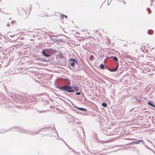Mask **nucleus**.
I'll return each instance as SVG.
<instances>
[{"mask_svg": "<svg viewBox=\"0 0 155 155\" xmlns=\"http://www.w3.org/2000/svg\"><path fill=\"white\" fill-rule=\"evenodd\" d=\"M118 68V67H116V68H115L114 69L110 70V71H116L117 69Z\"/></svg>", "mask_w": 155, "mask_h": 155, "instance_id": "nucleus-13", "label": "nucleus"}, {"mask_svg": "<svg viewBox=\"0 0 155 155\" xmlns=\"http://www.w3.org/2000/svg\"><path fill=\"white\" fill-rule=\"evenodd\" d=\"M147 104L150 106L153 107L155 108V106L153 104H152L151 102L149 101L147 103Z\"/></svg>", "mask_w": 155, "mask_h": 155, "instance_id": "nucleus-7", "label": "nucleus"}, {"mask_svg": "<svg viewBox=\"0 0 155 155\" xmlns=\"http://www.w3.org/2000/svg\"><path fill=\"white\" fill-rule=\"evenodd\" d=\"M90 60L91 61H92L94 60V56L93 55H91L90 57Z\"/></svg>", "mask_w": 155, "mask_h": 155, "instance_id": "nucleus-11", "label": "nucleus"}, {"mask_svg": "<svg viewBox=\"0 0 155 155\" xmlns=\"http://www.w3.org/2000/svg\"><path fill=\"white\" fill-rule=\"evenodd\" d=\"M76 108H77V109H78L79 110H82L83 111H87V110L85 109L82 108H79L78 107H76Z\"/></svg>", "mask_w": 155, "mask_h": 155, "instance_id": "nucleus-6", "label": "nucleus"}, {"mask_svg": "<svg viewBox=\"0 0 155 155\" xmlns=\"http://www.w3.org/2000/svg\"><path fill=\"white\" fill-rule=\"evenodd\" d=\"M70 63L72 67V69L74 71H77L80 69V68L78 63L76 60L75 59H71L70 61Z\"/></svg>", "mask_w": 155, "mask_h": 155, "instance_id": "nucleus-1", "label": "nucleus"}, {"mask_svg": "<svg viewBox=\"0 0 155 155\" xmlns=\"http://www.w3.org/2000/svg\"><path fill=\"white\" fill-rule=\"evenodd\" d=\"M113 59L115 61H118V59H117V58L116 57H113Z\"/></svg>", "mask_w": 155, "mask_h": 155, "instance_id": "nucleus-14", "label": "nucleus"}, {"mask_svg": "<svg viewBox=\"0 0 155 155\" xmlns=\"http://www.w3.org/2000/svg\"><path fill=\"white\" fill-rule=\"evenodd\" d=\"M81 92H76L75 93V94L78 95H80V94H81Z\"/></svg>", "mask_w": 155, "mask_h": 155, "instance_id": "nucleus-15", "label": "nucleus"}, {"mask_svg": "<svg viewBox=\"0 0 155 155\" xmlns=\"http://www.w3.org/2000/svg\"><path fill=\"white\" fill-rule=\"evenodd\" d=\"M102 106H103V107H107V104L104 103V102H103V103L102 104Z\"/></svg>", "mask_w": 155, "mask_h": 155, "instance_id": "nucleus-8", "label": "nucleus"}, {"mask_svg": "<svg viewBox=\"0 0 155 155\" xmlns=\"http://www.w3.org/2000/svg\"><path fill=\"white\" fill-rule=\"evenodd\" d=\"M60 89L63 91H66L69 93L72 92L74 91L73 87L67 85H65L61 87L60 88Z\"/></svg>", "mask_w": 155, "mask_h": 155, "instance_id": "nucleus-2", "label": "nucleus"}, {"mask_svg": "<svg viewBox=\"0 0 155 155\" xmlns=\"http://www.w3.org/2000/svg\"><path fill=\"white\" fill-rule=\"evenodd\" d=\"M81 33L82 36L81 37L84 38L83 39H84L85 38H87L90 35V33L87 30L82 29V30L81 31Z\"/></svg>", "mask_w": 155, "mask_h": 155, "instance_id": "nucleus-3", "label": "nucleus"}, {"mask_svg": "<svg viewBox=\"0 0 155 155\" xmlns=\"http://www.w3.org/2000/svg\"><path fill=\"white\" fill-rule=\"evenodd\" d=\"M153 33V31L151 30H149L148 31V33L150 35L152 34Z\"/></svg>", "mask_w": 155, "mask_h": 155, "instance_id": "nucleus-9", "label": "nucleus"}, {"mask_svg": "<svg viewBox=\"0 0 155 155\" xmlns=\"http://www.w3.org/2000/svg\"><path fill=\"white\" fill-rule=\"evenodd\" d=\"M1 8L0 7V12H4L5 9V7L4 6H1Z\"/></svg>", "mask_w": 155, "mask_h": 155, "instance_id": "nucleus-5", "label": "nucleus"}, {"mask_svg": "<svg viewBox=\"0 0 155 155\" xmlns=\"http://www.w3.org/2000/svg\"><path fill=\"white\" fill-rule=\"evenodd\" d=\"M42 54L44 55L46 57H49L50 56V55L47 54L46 53L45 50L43 51H42Z\"/></svg>", "mask_w": 155, "mask_h": 155, "instance_id": "nucleus-4", "label": "nucleus"}, {"mask_svg": "<svg viewBox=\"0 0 155 155\" xmlns=\"http://www.w3.org/2000/svg\"><path fill=\"white\" fill-rule=\"evenodd\" d=\"M100 68L101 69H104V67L103 64H101L100 66Z\"/></svg>", "mask_w": 155, "mask_h": 155, "instance_id": "nucleus-10", "label": "nucleus"}, {"mask_svg": "<svg viewBox=\"0 0 155 155\" xmlns=\"http://www.w3.org/2000/svg\"><path fill=\"white\" fill-rule=\"evenodd\" d=\"M62 17L63 18L64 17H65L66 18H67V16L65 15H62Z\"/></svg>", "mask_w": 155, "mask_h": 155, "instance_id": "nucleus-16", "label": "nucleus"}, {"mask_svg": "<svg viewBox=\"0 0 155 155\" xmlns=\"http://www.w3.org/2000/svg\"><path fill=\"white\" fill-rule=\"evenodd\" d=\"M147 11H150V8H147Z\"/></svg>", "mask_w": 155, "mask_h": 155, "instance_id": "nucleus-17", "label": "nucleus"}, {"mask_svg": "<svg viewBox=\"0 0 155 155\" xmlns=\"http://www.w3.org/2000/svg\"><path fill=\"white\" fill-rule=\"evenodd\" d=\"M142 140H139L138 141H135V142H134V144H139L141 142V141H142Z\"/></svg>", "mask_w": 155, "mask_h": 155, "instance_id": "nucleus-12", "label": "nucleus"}, {"mask_svg": "<svg viewBox=\"0 0 155 155\" xmlns=\"http://www.w3.org/2000/svg\"><path fill=\"white\" fill-rule=\"evenodd\" d=\"M50 50H51V51H52V50H53L52 49H49Z\"/></svg>", "mask_w": 155, "mask_h": 155, "instance_id": "nucleus-18", "label": "nucleus"}, {"mask_svg": "<svg viewBox=\"0 0 155 155\" xmlns=\"http://www.w3.org/2000/svg\"><path fill=\"white\" fill-rule=\"evenodd\" d=\"M150 12H148V14H150Z\"/></svg>", "mask_w": 155, "mask_h": 155, "instance_id": "nucleus-19", "label": "nucleus"}]
</instances>
